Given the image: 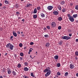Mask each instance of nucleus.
Instances as JSON below:
<instances>
[{"mask_svg": "<svg viewBox=\"0 0 78 78\" xmlns=\"http://www.w3.org/2000/svg\"><path fill=\"white\" fill-rule=\"evenodd\" d=\"M8 74H11V71L10 70L7 71Z\"/></svg>", "mask_w": 78, "mask_h": 78, "instance_id": "nucleus-29", "label": "nucleus"}, {"mask_svg": "<svg viewBox=\"0 0 78 78\" xmlns=\"http://www.w3.org/2000/svg\"><path fill=\"white\" fill-rule=\"evenodd\" d=\"M19 46H20V47H22V44L20 43L19 44Z\"/></svg>", "mask_w": 78, "mask_h": 78, "instance_id": "nucleus-38", "label": "nucleus"}, {"mask_svg": "<svg viewBox=\"0 0 78 78\" xmlns=\"http://www.w3.org/2000/svg\"><path fill=\"white\" fill-rule=\"evenodd\" d=\"M62 20V18L61 17H58V20H59V21H61Z\"/></svg>", "mask_w": 78, "mask_h": 78, "instance_id": "nucleus-20", "label": "nucleus"}, {"mask_svg": "<svg viewBox=\"0 0 78 78\" xmlns=\"http://www.w3.org/2000/svg\"><path fill=\"white\" fill-rule=\"evenodd\" d=\"M0 78H3V77L2 76H0Z\"/></svg>", "mask_w": 78, "mask_h": 78, "instance_id": "nucleus-62", "label": "nucleus"}, {"mask_svg": "<svg viewBox=\"0 0 78 78\" xmlns=\"http://www.w3.org/2000/svg\"><path fill=\"white\" fill-rule=\"evenodd\" d=\"M58 58H59L58 55H56L54 56V58L55 59H58Z\"/></svg>", "mask_w": 78, "mask_h": 78, "instance_id": "nucleus-12", "label": "nucleus"}, {"mask_svg": "<svg viewBox=\"0 0 78 78\" xmlns=\"http://www.w3.org/2000/svg\"><path fill=\"white\" fill-rule=\"evenodd\" d=\"M76 42H78V39H76Z\"/></svg>", "mask_w": 78, "mask_h": 78, "instance_id": "nucleus-54", "label": "nucleus"}, {"mask_svg": "<svg viewBox=\"0 0 78 78\" xmlns=\"http://www.w3.org/2000/svg\"><path fill=\"white\" fill-rule=\"evenodd\" d=\"M41 16L42 17H45V15L44 13H41Z\"/></svg>", "mask_w": 78, "mask_h": 78, "instance_id": "nucleus-15", "label": "nucleus"}, {"mask_svg": "<svg viewBox=\"0 0 78 78\" xmlns=\"http://www.w3.org/2000/svg\"><path fill=\"white\" fill-rule=\"evenodd\" d=\"M3 8L4 9H6V7L5 6H4Z\"/></svg>", "mask_w": 78, "mask_h": 78, "instance_id": "nucleus-60", "label": "nucleus"}, {"mask_svg": "<svg viewBox=\"0 0 78 78\" xmlns=\"http://www.w3.org/2000/svg\"><path fill=\"white\" fill-rule=\"evenodd\" d=\"M37 10L39 11V10H40L41 9V7L40 6H38L37 8Z\"/></svg>", "mask_w": 78, "mask_h": 78, "instance_id": "nucleus-32", "label": "nucleus"}, {"mask_svg": "<svg viewBox=\"0 0 78 78\" xmlns=\"http://www.w3.org/2000/svg\"><path fill=\"white\" fill-rule=\"evenodd\" d=\"M33 13L34 14L37 13V9H36V8H35L34 9Z\"/></svg>", "mask_w": 78, "mask_h": 78, "instance_id": "nucleus-11", "label": "nucleus"}, {"mask_svg": "<svg viewBox=\"0 0 78 78\" xmlns=\"http://www.w3.org/2000/svg\"><path fill=\"white\" fill-rule=\"evenodd\" d=\"M39 63H40V62H37V64H39Z\"/></svg>", "mask_w": 78, "mask_h": 78, "instance_id": "nucleus-58", "label": "nucleus"}, {"mask_svg": "<svg viewBox=\"0 0 78 78\" xmlns=\"http://www.w3.org/2000/svg\"><path fill=\"white\" fill-rule=\"evenodd\" d=\"M44 30H47V28L46 27H44Z\"/></svg>", "mask_w": 78, "mask_h": 78, "instance_id": "nucleus-51", "label": "nucleus"}, {"mask_svg": "<svg viewBox=\"0 0 78 78\" xmlns=\"http://www.w3.org/2000/svg\"><path fill=\"white\" fill-rule=\"evenodd\" d=\"M14 57H17V55H16V54H14Z\"/></svg>", "mask_w": 78, "mask_h": 78, "instance_id": "nucleus-52", "label": "nucleus"}, {"mask_svg": "<svg viewBox=\"0 0 78 78\" xmlns=\"http://www.w3.org/2000/svg\"><path fill=\"white\" fill-rule=\"evenodd\" d=\"M58 7L59 10H60V11L61 10V6L60 5H58Z\"/></svg>", "mask_w": 78, "mask_h": 78, "instance_id": "nucleus-18", "label": "nucleus"}, {"mask_svg": "<svg viewBox=\"0 0 78 78\" xmlns=\"http://www.w3.org/2000/svg\"><path fill=\"white\" fill-rule=\"evenodd\" d=\"M51 25L52 28H55V27H56V23H55L54 22H52L51 23Z\"/></svg>", "mask_w": 78, "mask_h": 78, "instance_id": "nucleus-4", "label": "nucleus"}, {"mask_svg": "<svg viewBox=\"0 0 78 78\" xmlns=\"http://www.w3.org/2000/svg\"><path fill=\"white\" fill-rule=\"evenodd\" d=\"M44 36L45 37H49V35H45Z\"/></svg>", "mask_w": 78, "mask_h": 78, "instance_id": "nucleus-31", "label": "nucleus"}, {"mask_svg": "<svg viewBox=\"0 0 78 78\" xmlns=\"http://www.w3.org/2000/svg\"><path fill=\"white\" fill-rule=\"evenodd\" d=\"M47 28L48 30H50V27L49 26H47Z\"/></svg>", "mask_w": 78, "mask_h": 78, "instance_id": "nucleus-37", "label": "nucleus"}, {"mask_svg": "<svg viewBox=\"0 0 78 78\" xmlns=\"http://www.w3.org/2000/svg\"><path fill=\"white\" fill-rule=\"evenodd\" d=\"M24 70L25 71H28L29 70V69L27 68V67H25L24 68Z\"/></svg>", "mask_w": 78, "mask_h": 78, "instance_id": "nucleus-9", "label": "nucleus"}, {"mask_svg": "<svg viewBox=\"0 0 78 78\" xmlns=\"http://www.w3.org/2000/svg\"><path fill=\"white\" fill-rule=\"evenodd\" d=\"M71 15H70V14H67V16L68 17H71Z\"/></svg>", "mask_w": 78, "mask_h": 78, "instance_id": "nucleus-40", "label": "nucleus"}, {"mask_svg": "<svg viewBox=\"0 0 78 78\" xmlns=\"http://www.w3.org/2000/svg\"><path fill=\"white\" fill-rule=\"evenodd\" d=\"M62 39H65V40H69L70 39L71 37L68 36H64L62 37Z\"/></svg>", "mask_w": 78, "mask_h": 78, "instance_id": "nucleus-3", "label": "nucleus"}, {"mask_svg": "<svg viewBox=\"0 0 78 78\" xmlns=\"http://www.w3.org/2000/svg\"><path fill=\"white\" fill-rule=\"evenodd\" d=\"M23 32H21V34H23Z\"/></svg>", "mask_w": 78, "mask_h": 78, "instance_id": "nucleus-63", "label": "nucleus"}, {"mask_svg": "<svg viewBox=\"0 0 78 78\" xmlns=\"http://www.w3.org/2000/svg\"><path fill=\"white\" fill-rule=\"evenodd\" d=\"M37 15H34L33 16L34 19H36V18H37Z\"/></svg>", "mask_w": 78, "mask_h": 78, "instance_id": "nucleus-21", "label": "nucleus"}, {"mask_svg": "<svg viewBox=\"0 0 78 78\" xmlns=\"http://www.w3.org/2000/svg\"><path fill=\"white\" fill-rule=\"evenodd\" d=\"M34 44V43H33V42H30V45H33Z\"/></svg>", "mask_w": 78, "mask_h": 78, "instance_id": "nucleus-46", "label": "nucleus"}, {"mask_svg": "<svg viewBox=\"0 0 78 78\" xmlns=\"http://www.w3.org/2000/svg\"><path fill=\"white\" fill-rule=\"evenodd\" d=\"M20 55L21 56H23V53L22 52H21L20 53Z\"/></svg>", "mask_w": 78, "mask_h": 78, "instance_id": "nucleus-30", "label": "nucleus"}, {"mask_svg": "<svg viewBox=\"0 0 78 78\" xmlns=\"http://www.w3.org/2000/svg\"><path fill=\"white\" fill-rule=\"evenodd\" d=\"M22 21L23 22H25V20L24 19H23L22 20Z\"/></svg>", "mask_w": 78, "mask_h": 78, "instance_id": "nucleus-55", "label": "nucleus"}, {"mask_svg": "<svg viewBox=\"0 0 78 78\" xmlns=\"http://www.w3.org/2000/svg\"><path fill=\"white\" fill-rule=\"evenodd\" d=\"M75 58L76 60H77L78 59V58H77V57H76Z\"/></svg>", "mask_w": 78, "mask_h": 78, "instance_id": "nucleus-57", "label": "nucleus"}, {"mask_svg": "<svg viewBox=\"0 0 78 78\" xmlns=\"http://www.w3.org/2000/svg\"><path fill=\"white\" fill-rule=\"evenodd\" d=\"M24 65L25 66H27V65H28V63H27V62H25L24 63Z\"/></svg>", "mask_w": 78, "mask_h": 78, "instance_id": "nucleus-42", "label": "nucleus"}, {"mask_svg": "<svg viewBox=\"0 0 78 78\" xmlns=\"http://www.w3.org/2000/svg\"><path fill=\"white\" fill-rule=\"evenodd\" d=\"M72 34H69V36H70V37H71V36H72Z\"/></svg>", "mask_w": 78, "mask_h": 78, "instance_id": "nucleus-50", "label": "nucleus"}, {"mask_svg": "<svg viewBox=\"0 0 78 78\" xmlns=\"http://www.w3.org/2000/svg\"><path fill=\"white\" fill-rule=\"evenodd\" d=\"M70 69H73L74 68V66L72 64H70Z\"/></svg>", "mask_w": 78, "mask_h": 78, "instance_id": "nucleus-10", "label": "nucleus"}, {"mask_svg": "<svg viewBox=\"0 0 78 78\" xmlns=\"http://www.w3.org/2000/svg\"><path fill=\"white\" fill-rule=\"evenodd\" d=\"M12 38H13V36H11L10 38V39H11Z\"/></svg>", "mask_w": 78, "mask_h": 78, "instance_id": "nucleus-48", "label": "nucleus"}, {"mask_svg": "<svg viewBox=\"0 0 78 78\" xmlns=\"http://www.w3.org/2000/svg\"><path fill=\"white\" fill-rule=\"evenodd\" d=\"M68 74H69V73H68V72L66 73L65 74V76H68Z\"/></svg>", "mask_w": 78, "mask_h": 78, "instance_id": "nucleus-24", "label": "nucleus"}, {"mask_svg": "<svg viewBox=\"0 0 78 78\" xmlns=\"http://www.w3.org/2000/svg\"><path fill=\"white\" fill-rule=\"evenodd\" d=\"M7 48H8L10 50H12L13 49V45L11 44L10 43H9L6 45Z\"/></svg>", "mask_w": 78, "mask_h": 78, "instance_id": "nucleus-2", "label": "nucleus"}, {"mask_svg": "<svg viewBox=\"0 0 78 78\" xmlns=\"http://www.w3.org/2000/svg\"><path fill=\"white\" fill-rule=\"evenodd\" d=\"M46 47H48L50 46V43H47L46 44Z\"/></svg>", "mask_w": 78, "mask_h": 78, "instance_id": "nucleus-14", "label": "nucleus"}, {"mask_svg": "<svg viewBox=\"0 0 78 78\" xmlns=\"http://www.w3.org/2000/svg\"><path fill=\"white\" fill-rule=\"evenodd\" d=\"M30 75L31 76H33V77H34V74L33 73H30Z\"/></svg>", "mask_w": 78, "mask_h": 78, "instance_id": "nucleus-28", "label": "nucleus"}, {"mask_svg": "<svg viewBox=\"0 0 78 78\" xmlns=\"http://www.w3.org/2000/svg\"><path fill=\"white\" fill-rule=\"evenodd\" d=\"M5 3H6V4H9V2H8L7 1H5Z\"/></svg>", "mask_w": 78, "mask_h": 78, "instance_id": "nucleus-35", "label": "nucleus"}, {"mask_svg": "<svg viewBox=\"0 0 78 78\" xmlns=\"http://www.w3.org/2000/svg\"><path fill=\"white\" fill-rule=\"evenodd\" d=\"M8 55V53H6L5 54V56H6V55Z\"/></svg>", "mask_w": 78, "mask_h": 78, "instance_id": "nucleus-59", "label": "nucleus"}, {"mask_svg": "<svg viewBox=\"0 0 78 78\" xmlns=\"http://www.w3.org/2000/svg\"><path fill=\"white\" fill-rule=\"evenodd\" d=\"M3 71V72H5V70L4 69H3L2 70Z\"/></svg>", "mask_w": 78, "mask_h": 78, "instance_id": "nucleus-53", "label": "nucleus"}, {"mask_svg": "<svg viewBox=\"0 0 78 78\" xmlns=\"http://www.w3.org/2000/svg\"><path fill=\"white\" fill-rule=\"evenodd\" d=\"M12 33L14 36L15 37H16L17 35V33H16L14 31H13Z\"/></svg>", "mask_w": 78, "mask_h": 78, "instance_id": "nucleus-8", "label": "nucleus"}, {"mask_svg": "<svg viewBox=\"0 0 78 78\" xmlns=\"http://www.w3.org/2000/svg\"><path fill=\"white\" fill-rule=\"evenodd\" d=\"M32 50H33V49L32 48H30V50H29V52H31L32 51Z\"/></svg>", "mask_w": 78, "mask_h": 78, "instance_id": "nucleus-44", "label": "nucleus"}, {"mask_svg": "<svg viewBox=\"0 0 78 78\" xmlns=\"http://www.w3.org/2000/svg\"><path fill=\"white\" fill-rule=\"evenodd\" d=\"M30 58H32V59H33V58H32V57H31V55H30Z\"/></svg>", "mask_w": 78, "mask_h": 78, "instance_id": "nucleus-64", "label": "nucleus"}, {"mask_svg": "<svg viewBox=\"0 0 78 78\" xmlns=\"http://www.w3.org/2000/svg\"><path fill=\"white\" fill-rule=\"evenodd\" d=\"M53 6H49L48 7V10H49V11H50L53 9Z\"/></svg>", "mask_w": 78, "mask_h": 78, "instance_id": "nucleus-6", "label": "nucleus"}, {"mask_svg": "<svg viewBox=\"0 0 78 78\" xmlns=\"http://www.w3.org/2000/svg\"><path fill=\"white\" fill-rule=\"evenodd\" d=\"M53 13H54V14L56 16L58 15V12L55 10H54V12H53Z\"/></svg>", "mask_w": 78, "mask_h": 78, "instance_id": "nucleus-7", "label": "nucleus"}, {"mask_svg": "<svg viewBox=\"0 0 78 78\" xmlns=\"http://www.w3.org/2000/svg\"><path fill=\"white\" fill-rule=\"evenodd\" d=\"M65 2H64V1H63L60 2V4L62 5H64V4H65Z\"/></svg>", "mask_w": 78, "mask_h": 78, "instance_id": "nucleus-16", "label": "nucleus"}, {"mask_svg": "<svg viewBox=\"0 0 78 78\" xmlns=\"http://www.w3.org/2000/svg\"><path fill=\"white\" fill-rule=\"evenodd\" d=\"M17 67H18V68H20V67H21V65L20 64H18Z\"/></svg>", "mask_w": 78, "mask_h": 78, "instance_id": "nucleus-23", "label": "nucleus"}, {"mask_svg": "<svg viewBox=\"0 0 78 78\" xmlns=\"http://www.w3.org/2000/svg\"><path fill=\"white\" fill-rule=\"evenodd\" d=\"M12 73L14 76H15L16 75V73L15 71H13Z\"/></svg>", "mask_w": 78, "mask_h": 78, "instance_id": "nucleus-17", "label": "nucleus"}, {"mask_svg": "<svg viewBox=\"0 0 78 78\" xmlns=\"http://www.w3.org/2000/svg\"><path fill=\"white\" fill-rule=\"evenodd\" d=\"M76 76L78 77V73H76Z\"/></svg>", "mask_w": 78, "mask_h": 78, "instance_id": "nucleus-56", "label": "nucleus"}, {"mask_svg": "<svg viewBox=\"0 0 78 78\" xmlns=\"http://www.w3.org/2000/svg\"><path fill=\"white\" fill-rule=\"evenodd\" d=\"M27 7H29L31 6V4H27V5H26V6H27Z\"/></svg>", "mask_w": 78, "mask_h": 78, "instance_id": "nucleus-26", "label": "nucleus"}, {"mask_svg": "<svg viewBox=\"0 0 78 78\" xmlns=\"http://www.w3.org/2000/svg\"><path fill=\"white\" fill-rule=\"evenodd\" d=\"M75 9H76L77 10H78V5H76L75 6Z\"/></svg>", "mask_w": 78, "mask_h": 78, "instance_id": "nucleus-25", "label": "nucleus"}, {"mask_svg": "<svg viewBox=\"0 0 78 78\" xmlns=\"http://www.w3.org/2000/svg\"><path fill=\"white\" fill-rule=\"evenodd\" d=\"M57 66L58 67H60V66H61V64H60V63H58L57 64Z\"/></svg>", "mask_w": 78, "mask_h": 78, "instance_id": "nucleus-19", "label": "nucleus"}, {"mask_svg": "<svg viewBox=\"0 0 78 78\" xmlns=\"http://www.w3.org/2000/svg\"><path fill=\"white\" fill-rule=\"evenodd\" d=\"M67 10H66V9L63 8L62 10V11L63 12H66Z\"/></svg>", "mask_w": 78, "mask_h": 78, "instance_id": "nucleus-13", "label": "nucleus"}, {"mask_svg": "<svg viewBox=\"0 0 78 78\" xmlns=\"http://www.w3.org/2000/svg\"><path fill=\"white\" fill-rule=\"evenodd\" d=\"M75 54L76 56H78V51L75 52Z\"/></svg>", "mask_w": 78, "mask_h": 78, "instance_id": "nucleus-36", "label": "nucleus"}, {"mask_svg": "<svg viewBox=\"0 0 78 78\" xmlns=\"http://www.w3.org/2000/svg\"><path fill=\"white\" fill-rule=\"evenodd\" d=\"M50 70V68L47 67H46V69L43 71V72L44 73L47 72L45 74V76L46 77H47V76H49L51 74V70Z\"/></svg>", "mask_w": 78, "mask_h": 78, "instance_id": "nucleus-1", "label": "nucleus"}, {"mask_svg": "<svg viewBox=\"0 0 78 78\" xmlns=\"http://www.w3.org/2000/svg\"><path fill=\"white\" fill-rule=\"evenodd\" d=\"M57 75H61V73L60 72H58L57 73Z\"/></svg>", "mask_w": 78, "mask_h": 78, "instance_id": "nucleus-33", "label": "nucleus"}, {"mask_svg": "<svg viewBox=\"0 0 78 78\" xmlns=\"http://www.w3.org/2000/svg\"><path fill=\"white\" fill-rule=\"evenodd\" d=\"M20 60H23V58H22V57H20Z\"/></svg>", "mask_w": 78, "mask_h": 78, "instance_id": "nucleus-47", "label": "nucleus"}, {"mask_svg": "<svg viewBox=\"0 0 78 78\" xmlns=\"http://www.w3.org/2000/svg\"><path fill=\"white\" fill-rule=\"evenodd\" d=\"M17 34H20V31H17Z\"/></svg>", "mask_w": 78, "mask_h": 78, "instance_id": "nucleus-49", "label": "nucleus"}, {"mask_svg": "<svg viewBox=\"0 0 78 78\" xmlns=\"http://www.w3.org/2000/svg\"><path fill=\"white\" fill-rule=\"evenodd\" d=\"M21 36H22V37L24 36V34H22L21 35Z\"/></svg>", "mask_w": 78, "mask_h": 78, "instance_id": "nucleus-61", "label": "nucleus"}, {"mask_svg": "<svg viewBox=\"0 0 78 78\" xmlns=\"http://www.w3.org/2000/svg\"><path fill=\"white\" fill-rule=\"evenodd\" d=\"M23 78H29V77H28V76H27L25 75L23 76Z\"/></svg>", "mask_w": 78, "mask_h": 78, "instance_id": "nucleus-27", "label": "nucleus"}, {"mask_svg": "<svg viewBox=\"0 0 78 78\" xmlns=\"http://www.w3.org/2000/svg\"><path fill=\"white\" fill-rule=\"evenodd\" d=\"M68 32L69 33H70V32H71V30H70V29H68Z\"/></svg>", "mask_w": 78, "mask_h": 78, "instance_id": "nucleus-43", "label": "nucleus"}, {"mask_svg": "<svg viewBox=\"0 0 78 78\" xmlns=\"http://www.w3.org/2000/svg\"><path fill=\"white\" fill-rule=\"evenodd\" d=\"M61 26H58V30H61Z\"/></svg>", "mask_w": 78, "mask_h": 78, "instance_id": "nucleus-41", "label": "nucleus"}, {"mask_svg": "<svg viewBox=\"0 0 78 78\" xmlns=\"http://www.w3.org/2000/svg\"><path fill=\"white\" fill-rule=\"evenodd\" d=\"M1 6H2V4L1 3H0V9H1Z\"/></svg>", "mask_w": 78, "mask_h": 78, "instance_id": "nucleus-45", "label": "nucleus"}, {"mask_svg": "<svg viewBox=\"0 0 78 78\" xmlns=\"http://www.w3.org/2000/svg\"><path fill=\"white\" fill-rule=\"evenodd\" d=\"M78 16V14H74L73 15V17H74V18H76Z\"/></svg>", "mask_w": 78, "mask_h": 78, "instance_id": "nucleus-22", "label": "nucleus"}, {"mask_svg": "<svg viewBox=\"0 0 78 78\" xmlns=\"http://www.w3.org/2000/svg\"><path fill=\"white\" fill-rule=\"evenodd\" d=\"M69 19L71 22H74V18L73 17V16H70Z\"/></svg>", "mask_w": 78, "mask_h": 78, "instance_id": "nucleus-5", "label": "nucleus"}, {"mask_svg": "<svg viewBox=\"0 0 78 78\" xmlns=\"http://www.w3.org/2000/svg\"><path fill=\"white\" fill-rule=\"evenodd\" d=\"M16 15H20V13H19V12H16Z\"/></svg>", "mask_w": 78, "mask_h": 78, "instance_id": "nucleus-34", "label": "nucleus"}, {"mask_svg": "<svg viewBox=\"0 0 78 78\" xmlns=\"http://www.w3.org/2000/svg\"><path fill=\"white\" fill-rule=\"evenodd\" d=\"M58 44L60 45H62V42L61 41H60L58 43Z\"/></svg>", "mask_w": 78, "mask_h": 78, "instance_id": "nucleus-39", "label": "nucleus"}]
</instances>
